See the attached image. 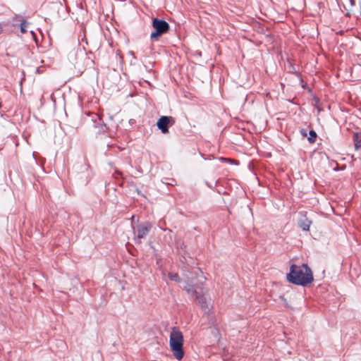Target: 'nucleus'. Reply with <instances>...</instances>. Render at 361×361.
I'll use <instances>...</instances> for the list:
<instances>
[{
    "label": "nucleus",
    "instance_id": "obj_9",
    "mask_svg": "<svg viewBox=\"0 0 361 361\" xmlns=\"http://www.w3.org/2000/svg\"><path fill=\"white\" fill-rule=\"evenodd\" d=\"M353 142L355 149H361V133H355L353 134Z\"/></svg>",
    "mask_w": 361,
    "mask_h": 361
},
{
    "label": "nucleus",
    "instance_id": "obj_8",
    "mask_svg": "<svg viewBox=\"0 0 361 361\" xmlns=\"http://www.w3.org/2000/svg\"><path fill=\"white\" fill-rule=\"evenodd\" d=\"M192 298L201 306L202 309L207 308L206 299L204 295L197 293Z\"/></svg>",
    "mask_w": 361,
    "mask_h": 361
},
{
    "label": "nucleus",
    "instance_id": "obj_13",
    "mask_svg": "<svg viewBox=\"0 0 361 361\" xmlns=\"http://www.w3.org/2000/svg\"><path fill=\"white\" fill-rule=\"evenodd\" d=\"M300 135H302L303 137H307V132L304 128L300 129Z\"/></svg>",
    "mask_w": 361,
    "mask_h": 361
},
{
    "label": "nucleus",
    "instance_id": "obj_2",
    "mask_svg": "<svg viewBox=\"0 0 361 361\" xmlns=\"http://www.w3.org/2000/svg\"><path fill=\"white\" fill-rule=\"evenodd\" d=\"M183 341L182 332L177 327H173L170 334L169 345L171 350L178 360H181L184 356Z\"/></svg>",
    "mask_w": 361,
    "mask_h": 361
},
{
    "label": "nucleus",
    "instance_id": "obj_15",
    "mask_svg": "<svg viewBox=\"0 0 361 361\" xmlns=\"http://www.w3.org/2000/svg\"><path fill=\"white\" fill-rule=\"evenodd\" d=\"M221 159L222 161H231V160H230V159H228L221 158Z\"/></svg>",
    "mask_w": 361,
    "mask_h": 361
},
{
    "label": "nucleus",
    "instance_id": "obj_5",
    "mask_svg": "<svg viewBox=\"0 0 361 361\" xmlns=\"http://www.w3.org/2000/svg\"><path fill=\"white\" fill-rule=\"evenodd\" d=\"M171 117L167 116H161L157 122L158 128L162 133L166 134L169 133V125Z\"/></svg>",
    "mask_w": 361,
    "mask_h": 361
},
{
    "label": "nucleus",
    "instance_id": "obj_12",
    "mask_svg": "<svg viewBox=\"0 0 361 361\" xmlns=\"http://www.w3.org/2000/svg\"><path fill=\"white\" fill-rule=\"evenodd\" d=\"M169 278L171 281H177V282L180 281V277H179L178 274L176 273H169Z\"/></svg>",
    "mask_w": 361,
    "mask_h": 361
},
{
    "label": "nucleus",
    "instance_id": "obj_14",
    "mask_svg": "<svg viewBox=\"0 0 361 361\" xmlns=\"http://www.w3.org/2000/svg\"><path fill=\"white\" fill-rule=\"evenodd\" d=\"M135 123H136V121H135V119L131 118V119L129 120V123L131 126L134 125Z\"/></svg>",
    "mask_w": 361,
    "mask_h": 361
},
{
    "label": "nucleus",
    "instance_id": "obj_16",
    "mask_svg": "<svg viewBox=\"0 0 361 361\" xmlns=\"http://www.w3.org/2000/svg\"><path fill=\"white\" fill-rule=\"evenodd\" d=\"M60 343H61L62 345H64V343H63V341H60Z\"/></svg>",
    "mask_w": 361,
    "mask_h": 361
},
{
    "label": "nucleus",
    "instance_id": "obj_7",
    "mask_svg": "<svg viewBox=\"0 0 361 361\" xmlns=\"http://www.w3.org/2000/svg\"><path fill=\"white\" fill-rule=\"evenodd\" d=\"M20 16H16L13 18V25H15V22L16 21H20V32L23 33V34H25L27 32L26 27L28 25V22H27L24 19H20Z\"/></svg>",
    "mask_w": 361,
    "mask_h": 361
},
{
    "label": "nucleus",
    "instance_id": "obj_17",
    "mask_svg": "<svg viewBox=\"0 0 361 361\" xmlns=\"http://www.w3.org/2000/svg\"><path fill=\"white\" fill-rule=\"evenodd\" d=\"M116 173H118V174L121 175V172H118V171H116Z\"/></svg>",
    "mask_w": 361,
    "mask_h": 361
},
{
    "label": "nucleus",
    "instance_id": "obj_1",
    "mask_svg": "<svg viewBox=\"0 0 361 361\" xmlns=\"http://www.w3.org/2000/svg\"><path fill=\"white\" fill-rule=\"evenodd\" d=\"M286 279L290 283L302 286H307L314 280L312 271L307 264H291Z\"/></svg>",
    "mask_w": 361,
    "mask_h": 361
},
{
    "label": "nucleus",
    "instance_id": "obj_3",
    "mask_svg": "<svg viewBox=\"0 0 361 361\" xmlns=\"http://www.w3.org/2000/svg\"><path fill=\"white\" fill-rule=\"evenodd\" d=\"M152 27L154 31L152 32L150 38L155 41H157L161 35L166 33L170 28L169 24L166 20L157 18H152Z\"/></svg>",
    "mask_w": 361,
    "mask_h": 361
},
{
    "label": "nucleus",
    "instance_id": "obj_4",
    "mask_svg": "<svg viewBox=\"0 0 361 361\" xmlns=\"http://www.w3.org/2000/svg\"><path fill=\"white\" fill-rule=\"evenodd\" d=\"M152 229V224L149 222H145L143 224H139L137 225L135 234L136 235L134 238L135 243L140 244L142 238H145Z\"/></svg>",
    "mask_w": 361,
    "mask_h": 361
},
{
    "label": "nucleus",
    "instance_id": "obj_10",
    "mask_svg": "<svg viewBox=\"0 0 361 361\" xmlns=\"http://www.w3.org/2000/svg\"><path fill=\"white\" fill-rule=\"evenodd\" d=\"M184 290L190 295H191L192 298H193L195 295H197V290L194 288L193 286L192 285H190V284H187L185 287H184Z\"/></svg>",
    "mask_w": 361,
    "mask_h": 361
},
{
    "label": "nucleus",
    "instance_id": "obj_6",
    "mask_svg": "<svg viewBox=\"0 0 361 361\" xmlns=\"http://www.w3.org/2000/svg\"><path fill=\"white\" fill-rule=\"evenodd\" d=\"M300 217L298 219V226L302 231H308L310 230L312 221L310 220L302 212H300Z\"/></svg>",
    "mask_w": 361,
    "mask_h": 361
},
{
    "label": "nucleus",
    "instance_id": "obj_11",
    "mask_svg": "<svg viewBox=\"0 0 361 361\" xmlns=\"http://www.w3.org/2000/svg\"><path fill=\"white\" fill-rule=\"evenodd\" d=\"M310 136L307 137V140L310 143H314L317 137V133L314 130H311L309 132Z\"/></svg>",
    "mask_w": 361,
    "mask_h": 361
}]
</instances>
